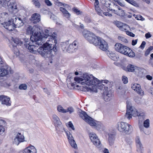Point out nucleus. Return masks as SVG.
<instances>
[{
  "instance_id": "14",
  "label": "nucleus",
  "mask_w": 153,
  "mask_h": 153,
  "mask_svg": "<svg viewBox=\"0 0 153 153\" xmlns=\"http://www.w3.org/2000/svg\"><path fill=\"white\" fill-rule=\"evenodd\" d=\"M86 122L91 126L94 127L97 130L103 128V124L100 122L95 120L90 117L86 119Z\"/></svg>"
},
{
  "instance_id": "31",
  "label": "nucleus",
  "mask_w": 153,
  "mask_h": 153,
  "mask_svg": "<svg viewBox=\"0 0 153 153\" xmlns=\"http://www.w3.org/2000/svg\"><path fill=\"white\" fill-rule=\"evenodd\" d=\"M44 33H40L41 34V36L39 37V39L41 40V39H42V36H43V35H50L52 36L53 37H55V39H56V36H54L52 35V34L51 33H50L49 32V31L47 29H45L44 30Z\"/></svg>"
},
{
  "instance_id": "59",
  "label": "nucleus",
  "mask_w": 153,
  "mask_h": 153,
  "mask_svg": "<svg viewBox=\"0 0 153 153\" xmlns=\"http://www.w3.org/2000/svg\"><path fill=\"white\" fill-rule=\"evenodd\" d=\"M152 35L149 33H146L145 34V37L146 39L149 38L151 37Z\"/></svg>"
},
{
  "instance_id": "9",
  "label": "nucleus",
  "mask_w": 153,
  "mask_h": 153,
  "mask_svg": "<svg viewBox=\"0 0 153 153\" xmlns=\"http://www.w3.org/2000/svg\"><path fill=\"white\" fill-rule=\"evenodd\" d=\"M62 49L63 51H67L69 53L75 52L77 49L78 42L76 40L69 45L68 42H63L61 44Z\"/></svg>"
},
{
  "instance_id": "2",
  "label": "nucleus",
  "mask_w": 153,
  "mask_h": 153,
  "mask_svg": "<svg viewBox=\"0 0 153 153\" xmlns=\"http://www.w3.org/2000/svg\"><path fill=\"white\" fill-rule=\"evenodd\" d=\"M74 80L77 83L81 85H87L92 87L93 85L97 84V79L92 75H88L86 73L84 74L81 77H75Z\"/></svg>"
},
{
  "instance_id": "46",
  "label": "nucleus",
  "mask_w": 153,
  "mask_h": 153,
  "mask_svg": "<svg viewBox=\"0 0 153 153\" xmlns=\"http://www.w3.org/2000/svg\"><path fill=\"white\" fill-rule=\"evenodd\" d=\"M130 4L136 7H139V5L137 3L133 0H131V1L130 2Z\"/></svg>"
},
{
  "instance_id": "47",
  "label": "nucleus",
  "mask_w": 153,
  "mask_h": 153,
  "mask_svg": "<svg viewBox=\"0 0 153 153\" xmlns=\"http://www.w3.org/2000/svg\"><path fill=\"white\" fill-rule=\"evenodd\" d=\"M84 20L85 22L87 23H89L91 22L90 18L88 16L85 17V18Z\"/></svg>"
},
{
  "instance_id": "43",
  "label": "nucleus",
  "mask_w": 153,
  "mask_h": 153,
  "mask_svg": "<svg viewBox=\"0 0 153 153\" xmlns=\"http://www.w3.org/2000/svg\"><path fill=\"white\" fill-rule=\"evenodd\" d=\"M27 86L26 85L22 84L19 86V88L21 90H25L27 89Z\"/></svg>"
},
{
  "instance_id": "49",
  "label": "nucleus",
  "mask_w": 153,
  "mask_h": 153,
  "mask_svg": "<svg viewBox=\"0 0 153 153\" xmlns=\"http://www.w3.org/2000/svg\"><path fill=\"white\" fill-rule=\"evenodd\" d=\"M143 70H138V76L142 77L143 75Z\"/></svg>"
},
{
  "instance_id": "13",
  "label": "nucleus",
  "mask_w": 153,
  "mask_h": 153,
  "mask_svg": "<svg viewBox=\"0 0 153 153\" xmlns=\"http://www.w3.org/2000/svg\"><path fill=\"white\" fill-rule=\"evenodd\" d=\"M3 61L0 56V77L3 76L7 75L9 73H13V71L10 67L8 65H2Z\"/></svg>"
},
{
  "instance_id": "30",
  "label": "nucleus",
  "mask_w": 153,
  "mask_h": 153,
  "mask_svg": "<svg viewBox=\"0 0 153 153\" xmlns=\"http://www.w3.org/2000/svg\"><path fill=\"white\" fill-rule=\"evenodd\" d=\"M105 90L104 91V95L106 96V97H111L112 95V94L111 91H108V87L106 86H105Z\"/></svg>"
},
{
  "instance_id": "53",
  "label": "nucleus",
  "mask_w": 153,
  "mask_h": 153,
  "mask_svg": "<svg viewBox=\"0 0 153 153\" xmlns=\"http://www.w3.org/2000/svg\"><path fill=\"white\" fill-rule=\"evenodd\" d=\"M68 125L73 130L75 129L74 127L71 122L70 121L68 123Z\"/></svg>"
},
{
  "instance_id": "27",
  "label": "nucleus",
  "mask_w": 153,
  "mask_h": 153,
  "mask_svg": "<svg viewBox=\"0 0 153 153\" xmlns=\"http://www.w3.org/2000/svg\"><path fill=\"white\" fill-rule=\"evenodd\" d=\"M123 70L126 71L133 72L135 69V66L134 65L129 64L127 67H123Z\"/></svg>"
},
{
  "instance_id": "61",
  "label": "nucleus",
  "mask_w": 153,
  "mask_h": 153,
  "mask_svg": "<svg viewBox=\"0 0 153 153\" xmlns=\"http://www.w3.org/2000/svg\"><path fill=\"white\" fill-rule=\"evenodd\" d=\"M95 1V2L94 3V5L95 7H96L98 6V4H99V1L98 0H94Z\"/></svg>"
},
{
  "instance_id": "17",
  "label": "nucleus",
  "mask_w": 153,
  "mask_h": 153,
  "mask_svg": "<svg viewBox=\"0 0 153 153\" xmlns=\"http://www.w3.org/2000/svg\"><path fill=\"white\" fill-rule=\"evenodd\" d=\"M24 137L20 133H18L14 138L13 143L17 145L24 141Z\"/></svg>"
},
{
  "instance_id": "8",
  "label": "nucleus",
  "mask_w": 153,
  "mask_h": 153,
  "mask_svg": "<svg viewBox=\"0 0 153 153\" xmlns=\"http://www.w3.org/2000/svg\"><path fill=\"white\" fill-rule=\"evenodd\" d=\"M82 34L90 43L93 44L95 46L99 45L100 40L102 39L85 30H84L82 32Z\"/></svg>"
},
{
  "instance_id": "16",
  "label": "nucleus",
  "mask_w": 153,
  "mask_h": 153,
  "mask_svg": "<svg viewBox=\"0 0 153 153\" xmlns=\"http://www.w3.org/2000/svg\"><path fill=\"white\" fill-rule=\"evenodd\" d=\"M89 136L93 144L98 147H100V142L96 134L94 133H90L89 134Z\"/></svg>"
},
{
  "instance_id": "42",
  "label": "nucleus",
  "mask_w": 153,
  "mask_h": 153,
  "mask_svg": "<svg viewBox=\"0 0 153 153\" xmlns=\"http://www.w3.org/2000/svg\"><path fill=\"white\" fill-rule=\"evenodd\" d=\"M66 112H69L70 114H71V113L74 112V108L71 107H68L67 109L66 110Z\"/></svg>"
},
{
  "instance_id": "32",
  "label": "nucleus",
  "mask_w": 153,
  "mask_h": 153,
  "mask_svg": "<svg viewBox=\"0 0 153 153\" xmlns=\"http://www.w3.org/2000/svg\"><path fill=\"white\" fill-rule=\"evenodd\" d=\"M108 56L111 59L114 61H117L119 58V57L117 56H116L115 54L114 53H110Z\"/></svg>"
},
{
  "instance_id": "64",
  "label": "nucleus",
  "mask_w": 153,
  "mask_h": 153,
  "mask_svg": "<svg viewBox=\"0 0 153 153\" xmlns=\"http://www.w3.org/2000/svg\"><path fill=\"white\" fill-rule=\"evenodd\" d=\"M108 9L112 11V12L114 13L115 14V13H116L117 12V10H113L111 7L109 8Z\"/></svg>"
},
{
  "instance_id": "23",
  "label": "nucleus",
  "mask_w": 153,
  "mask_h": 153,
  "mask_svg": "<svg viewBox=\"0 0 153 153\" xmlns=\"http://www.w3.org/2000/svg\"><path fill=\"white\" fill-rule=\"evenodd\" d=\"M30 20L34 24H36L40 21V15L38 13H35L32 15Z\"/></svg>"
},
{
  "instance_id": "15",
  "label": "nucleus",
  "mask_w": 153,
  "mask_h": 153,
  "mask_svg": "<svg viewBox=\"0 0 153 153\" xmlns=\"http://www.w3.org/2000/svg\"><path fill=\"white\" fill-rule=\"evenodd\" d=\"M89 136L93 144L98 147H100V142L96 134L94 133H90L89 134Z\"/></svg>"
},
{
  "instance_id": "54",
  "label": "nucleus",
  "mask_w": 153,
  "mask_h": 153,
  "mask_svg": "<svg viewBox=\"0 0 153 153\" xmlns=\"http://www.w3.org/2000/svg\"><path fill=\"white\" fill-rule=\"evenodd\" d=\"M45 3L48 6H51L52 5V4L49 0H45Z\"/></svg>"
},
{
  "instance_id": "11",
  "label": "nucleus",
  "mask_w": 153,
  "mask_h": 153,
  "mask_svg": "<svg viewBox=\"0 0 153 153\" xmlns=\"http://www.w3.org/2000/svg\"><path fill=\"white\" fill-rule=\"evenodd\" d=\"M117 128L121 132H123L126 134L131 133L132 131V127L128 123L121 122L118 123Z\"/></svg>"
},
{
  "instance_id": "6",
  "label": "nucleus",
  "mask_w": 153,
  "mask_h": 153,
  "mask_svg": "<svg viewBox=\"0 0 153 153\" xmlns=\"http://www.w3.org/2000/svg\"><path fill=\"white\" fill-rule=\"evenodd\" d=\"M115 50L125 55L130 57H133L135 56L134 53L128 47L121 43H116L114 45Z\"/></svg>"
},
{
  "instance_id": "7",
  "label": "nucleus",
  "mask_w": 153,
  "mask_h": 153,
  "mask_svg": "<svg viewBox=\"0 0 153 153\" xmlns=\"http://www.w3.org/2000/svg\"><path fill=\"white\" fill-rule=\"evenodd\" d=\"M98 80H97V81ZM98 83L95 85H93L92 86V87L91 88L88 86H83L82 88V91H93L94 92H97V88L101 90H103L104 91L105 90V86L108 87V85H110V82L106 80H102L101 81V82L99 83V82L97 81Z\"/></svg>"
},
{
  "instance_id": "36",
  "label": "nucleus",
  "mask_w": 153,
  "mask_h": 153,
  "mask_svg": "<svg viewBox=\"0 0 153 153\" xmlns=\"http://www.w3.org/2000/svg\"><path fill=\"white\" fill-rule=\"evenodd\" d=\"M115 14L120 16H124L125 15V12L123 10H117Z\"/></svg>"
},
{
  "instance_id": "22",
  "label": "nucleus",
  "mask_w": 153,
  "mask_h": 153,
  "mask_svg": "<svg viewBox=\"0 0 153 153\" xmlns=\"http://www.w3.org/2000/svg\"><path fill=\"white\" fill-rule=\"evenodd\" d=\"M98 45L99 46V48L102 51H106L108 50V44L102 39L100 40L99 45Z\"/></svg>"
},
{
  "instance_id": "51",
  "label": "nucleus",
  "mask_w": 153,
  "mask_h": 153,
  "mask_svg": "<svg viewBox=\"0 0 153 153\" xmlns=\"http://www.w3.org/2000/svg\"><path fill=\"white\" fill-rule=\"evenodd\" d=\"M73 10L76 13L77 15H79L81 13L80 11L76 8H74L73 9Z\"/></svg>"
},
{
  "instance_id": "56",
  "label": "nucleus",
  "mask_w": 153,
  "mask_h": 153,
  "mask_svg": "<svg viewBox=\"0 0 153 153\" xmlns=\"http://www.w3.org/2000/svg\"><path fill=\"white\" fill-rule=\"evenodd\" d=\"M4 131V128L2 126H0V134H1Z\"/></svg>"
},
{
  "instance_id": "19",
  "label": "nucleus",
  "mask_w": 153,
  "mask_h": 153,
  "mask_svg": "<svg viewBox=\"0 0 153 153\" xmlns=\"http://www.w3.org/2000/svg\"><path fill=\"white\" fill-rule=\"evenodd\" d=\"M131 88L132 89L137 92L138 94L141 95H143V91L141 88L140 84L137 83L132 84L131 85Z\"/></svg>"
},
{
  "instance_id": "40",
  "label": "nucleus",
  "mask_w": 153,
  "mask_h": 153,
  "mask_svg": "<svg viewBox=\"0 0 153 153\" xmlns=\"http://www.w3.org/2000/svg\"><path fill=\"white\" fill-rule=\"evenodd\" d=\"M95 7V10L99 15H101L102 13V10L100 9L99 6L96 7Z\"/></svg>"
},
{
  "instance_id": "29",
  "label": "nucleus",
  "mask_w": 153,
  "mask_h": 153,
  "mask_svg": "<svg viewBox=\"0 0 153 153\" xmlns=\"http://www.w3.org/2000/svg\"><path fill=\"white\" fill-rule=\"evenodd\" d=\"M79 115L80 117L85 120V121L86 120V119H88L89 117L85 111H82L79 112Z\"/></svg>"
},
{
  "instance_id": "24",
  "label": "nucleus",
  "mask_w": 153,
  "mask_h": 153,
  "mask_svg": "<svg viewBox=\"0 0 153 153\" xmlns=\"http://www.w3.org/2000/svg\"><path fill=\"white\" fill-rule=\"evenodd\" d=\"M23 153H37V151L33 146H31L25 148Z\"/></svg>"
},
{
  "instance_id": "48",
  "label": "nucleus",
  "mask_w": 153,
  "mask_h": 153,
  "mask_svg": "<svg viewBox=\"0 0 153 153\" xmlns=\"http://www.w3.org/2000/svg\"><path fill=\"white\" fill-rule=\"evenodd\" d=\"M118 39L119 40H120L122 41H123L125 42H127V40L121 36H119L118 37Z\"/></svg>"
},
{
  "instance_id": "44",
  "label": "nucleus",
  "mask_w": 153,
  "mask_h": 153,
  "mask_svg": "<svg viewBox=\"0 0 153 153\" xmlns=\"http://www.w3.org/2000/svg\"><path fill=\"white\" fill-rule=\"evenodd\" d=\"M6 1L5 0H0V5L3 7H5L6 5Z\"/></svg>"
},
{
  "instance_id": "3",
  "label": "nucleus",
  "mask_w": 153,
  "mask_h": 153,
  "mask_svg": "<svg viewBox=\"0 0 153 153\" xmlns=\"http://www.w3.org/2000/svg\"><path fill=\"white\" fill-rule=\"evenodd\" d=\"M126 112L125 115V118L129 120L131 118L132 116L135 117L138 116L139 119H143L145 117V115L143 113H140L138 114V113L136 110L131 106L130 102L127 100L126 101Z\"/></svg>"
},
{
  "instance_id": "1",
  "label": "nucleus",
  "mask_w": 153,
  "mask_h": 153,
  "mask_svg": "<svg viewBox=\"0 0 153 153\" xmlns=\"http://www.w3.org/2000/svg\"><path fill=\"white\" fill-rule=\"evenodd\" d=\"M41 40V44H36L38 47L41 45L45 42H46L43 44L42 47H40L37 49L38 52L45 57L49 58L54 56L57 51L56 46L57 40L55 39V37L44 35L42 36Z\"/></svg>"
},
{
  "instance_id": "55",
  "label": "nucleus",
  "mask_w": 153,
  "mask_h": 153,
  "mask_svg": "<svg viewBox=\"0 0 153 153\" xmlns=\"http://www.w3.org/2000/svg\"><path fill=\"white\" fill-rule=\"evenodd\" d=\"M4 131V128L2 126H0V134H1Z\"/></svg>"
},
{
  "instance_id": "45",
  "label": "nucleus",
  "mask_w": 153,
  "mask_h": 153,
  "mask_svg": "<svg viewBox=\"0 0 153 153\" xmlns=\"http://www.w3.org/2000/svg\"><path fill=\"white\" fill-rule=\"evenodd\" d=\"M122 80L124 84H126L128 83V78L125 76H123L122 77Z\"/></svg>"
},
{
  "instance_id": "60",
  "label": "nucleus",
  "mask_w": 153,
  "mask_h": 153,
  "mask_svg": "<svg viewBox=\"0 0 153 153\" xmlns=\"http://www.w3.org/2000/svg\"><path fill=\"white\" fill-rule=\"evenodd\" d=\"M135 17L136 19L138 20H141L142 18V17L140 15H137Z\"/></svg>"
},
{
  "instance_id": "12",
  "label": "nucleus",
  "mask_w": 153,
  "mask_h": 153,
  "mask_svg": "<svg viewBox=\"0 0 153 153\" xmlns=\"http://www.w3.org/2000/svg\"><path fill=\"white\" fill-rule=\"evenodd\" d=\"M52 120L55 125L56 126V129L57 133L61 134L63 131H65L64 128L62 125V123L57 115L53 114L52 115Z\"/></svg>"
},
{
  "instance_id": "33",
  "label": "nucleus",
  "mask_w": 153,
  "mask_h": 153,
  "mask_svg": "<svg viewBox=\"0 0 153 153\" xmlns=\"http://www.w3.org/2000/svg\"><path fill=\"white\" fill-rule=\"evenodd\" d=\"M103 4H104L105 6L108 9L110 7L111 5V2L110 0H103Z\"/></svg>"
},
{
  "instance_id": "26",
  "label": "nucleus",
  "mask_w": 153,
  "mask_h": 153,
  "mask_svg": "<svg viewBox=\"0 0 153 153\" xmlns=\"http://www.w3.org/2000/svg\"><path fill=\"white\" fill-rule=\"evenodd\" d=\"M7 13H3L0 14V23L3 25L4 27V24L7 22H5Z\"/></svg>"
},
{
  "instance_id": "10",
  "label": "nucleus",
  "mask_w": 153,
  "mask_h": 153,
  "mask_svg": "<svg viewBox=\"0 0 153 153\" xmlns=\"http://www.w3.org/2000/svg\"><path fill=\"white\" fill-rule=\"evenodd\" d=\"M23 42L24 47L28 48L29 51L33 53H35L36 51L37 48H36L38 47L36 45V44L33 43V42H32L30 39L25 38L23 39Z\"/></svg>"
},
{
  "instance_id": "52",
  "label": "nucleus",
  "mask_w": 153,
  "mask_h": 153,
  "mask_svg": "<svg viewBox=\"0 0 153 153\" xmlns=\"http://www.w3.org/2000/svg\"><path fill=\"white\" fill-rule=\"evenodd\" d=\"M126 31V33L129 36H131L132 37H134L135 36V35L133 34L132 33L130 32L129 31Z\"/></svg>"
},
{
  "instance_id": "18",
  "label": "nucleus",
  "mask_w": 153,
  "mask_h": 153,
  "mask_svg": "<svg viewBox=\"0 0 153 153\" xmlns=\"http://www.w3.org/2000/svg\"><path fill=\"white\" fill-rule=\"evenodd\" d=\"M65 132L70 145L72 147L76 148L77 147V146L74 139L72 135L69 132L65 131Z\"/></svg>"
},
{
  "instance_id": "20",
  "label": "nucleus",
  "mask_w": 153,
  "mask_h": 153,
  "mask_svg": "<svg viewBox=\"0 0 153 153\" xmlns=\"http://www.w3.org/2000/svg\"><path fill=\"white\" fill-rule=\"evenodd\" d=\"M10 98L7 96L1 95L0 96V101L1 103L7 106H10L11 105V101L10 100Z\"/></svg>"
},
{
  "instance_id": "41",
  "label": "nucleus",
  "mask_w": 153,
  "mask_h": 153,
  "mask_svg": "<svg viewBox=\"0 0 153 153\" xmlns=\"http://www.w3.org/2000/svg\"><path fill=\"white\" fill-rule=\"evenodd\" d=\"M128 27V25H127L126 24L124 25L123 24L120 29L122 31H126L127 30V28Z\"/></svg>"
},
{
  "instance_id": "38",
  "label": "nucleus",
  "mask_w": 153,
  "mask_h": 153,
  "mask_svg": "<svg viewBox=\"0 0 153 153\" xmlns=\"http://www.w3.org/2000/svg\"><path fill=\"white\" fill-rule=\"evenodd\" d=\"M8 6L9 8H11L12 9H16L17 8L16 4L15 3H10Z\"/></svg>"
},
{
  "instance_id": "35",
  "label": "nucleus",
  "mask_w": 153,
  "mask_h": 153,
  "mask_svg": "<svg viewBox=\"0 0 153 153\" xmlns=\"http://www.w3.org/2000/svg\"><path fill=\"white\" fill-rule=\"evenodd\" d=\"M57 109L59 112L64 113H66V110L64 109L61 105H58Z\"/></svg>"
},
{
  "instance_id": "39",
  "label": "nucleus",
  "mask_w": 153,
  "mask_h": 153,
  "mask_svg": "<svg viewBox=\"0 0 153 153\" xmlns=\"http://www.w3.org/2000/svg\"><path fill=\"white\" fill-rule=\"evenodd\" d=\"M143 126L146 128H148L149 126V120L147 119L145 120L143 123Z\"/></svg>"
},
{
  "instance_id": "25",
  "label": "nucleus",
  "mask_w": 153,
  "mask_h": 153,
  "mask_svg": "<svg viewBox=\"0 0 153 153\" xmlns=\"http://www.w3.org/2000/svg\"><path fill=\"white\" fill-rule=\"evenodd\" d=\"M116 134L115 133H110L108 134V140L110 146H112L114 143L115 139Z\"/></svg>"
},
{
  "instance_id": "63",
  "label": "nucleus",
  "mask_w": 153,
  "mask_h": 153,
  "mask_svg": "<svg viewBox=\"0 0 153 153\" xmlns=\"http://www.w3.org/2000/svg\"><path fill=\"white\" fill-rule=\"evenodd\" d=\"M150 51L148 49L146 51L145 55L146 56H147L150 53Z\"/></svg>"
},
{
  "instance_id": "37",
  "label": "nucleus",
  "mask_w": 153,
  "mask_h": 153,
  "mask_svg": "<svg viewBox=\"0 0 153 153\" xmlns=\"http://www.w3.org/2000/svg\"><path fill=\"white\" fill-rule=\"evenodd\" d=\"M32 2L36 7L38 8H39L40 4L38 0H33Z\"/></svg>"
},
{
  "instance_id": "4",
  "label": "nucleus",
  "mask_w": 153,
  "mask_h": 153,
  "mask_svg": "<svg viewBox=\"0 0 153 153\" xmlns=\"http://www.w3.org/2000/svg\"><path fill=\"white\" fill-rule=\"evenodd\" d=\"M38 28L36 27L29 26L27 29V33L31 35L30 40L33 42V43L41 44L42 40L39 39L41 36L40 32L38 31Z\"/></svg>"
},
{
  "instance_id": "62",
  "label": "nucleus",
  "mask_w": 153,
  "mask_h": 153,
  "mask_svg": "<svg viewBox=\"0 0 153 153\" xmlns=\"http://www.w3.org/2000/svg\"><path fill=\"white\" fill-rule=\"evenodd\" d=\"M146 77L148 80H151L152 79V77L151 76H150V75H146Z\"/></svg>"
},
{
  "instance_id": "57",
  "label": "nucleus",
  "mask_w": 153,
  "mask_h": 153,
  "mask_svg": "<svg viewBox=\"0 0 153 153\" xmlns=\"http://www.w3.org/2000/svg\"><path fill=\"white\" fill-rule=\"evenodd\" d=\"M146 44V42L145 41H143L142 42L140 47L142 49L143 48L145 47V45Z\"/></svg>"
},
{
  "instance_id": "50",
  "label": "nucleus",
  "mask_w": 153,
  "mask_h": 153,
  "mask_svg": "<svg viewBox=\"0 0 153 153\" xmlns=\"http://www.w3.org/2000/svg\"><path fill=\"white\" fill-rule=\"evenodd\" d=\"M116 25L120 29L121 27L123 25V24L121 22H116Z\"/></svg>"
},
{
  "instance_id": "21",
  "label": "nucleus",
  "mask_w": 153,
  "mask_h": 153,
  "mask_svg": "<svg viewBox=\"0 0 153 153\" xmlns=\"http://www.w3.org/2000/svg\"><path fill=\"white\" fill-rule=\"evenodd\" d=\"M135 142L137 147V151L140 152V153H143L142 152V150L143 149V147L140 142V138L139 136H137L136 137Z\"/></svg>"
},
{
  "instance_id": "58",
  "label": "nucleus",
  "mask_w": 153,
  "mask_h": 153,
  "mask_svg": "<svg viewBox=\"0 0 153 153\" xmlns=\"http://www.w3.org/2000/svg\"><path fill=\"white\" fill-rule=\"evenodd\" d=\"M137 39L132 40V41L131 44L133 45H135L137 44Z\"/></svg>"
},
{
  "instance_id": "28",
  "label": "nucleus",
  "mask_w": 153,
  "mask_h": 153,
  "mask_svg": "<svg viewBox=\"0 0 153 153\" xmlns=\"http://www.w3.org/2000/svg\"><path fill=\"white\" fill-rule=\"evenodd\" d=\"M59 10L62 13L64 16L68 19L70 18V14L65 8L60 7L59 8Z\"/></svg>"
},
{
  "instance_id": "5",
  "label": "nucleus",
  "mask_w": 153,
  "mask_h": 153,
  "mask_svg": "<svg viewBox=\"0 0 153 153\" xmlns=\"http://www.w3.org/2000/svg\"><path fill=\"white\" fill-rule=\"evenodd\" d=\"M24 23L20 18L16 17L12 19V21L9 20L4 24V27L9 31H11L15 28L20 27L23 26Z\"/></svg>"
},
{
  "instance_id": "34",
  "label": "nucleus",
  "mask_w": 153,
  "mask_h": 153,
  "mask_svg": "<svg viewBox=\"0 0 153 153\" xmlns=\"http://www.w3.org/2000/svg\"><path fill=\"white\" fill-rule=\"evenodd\" d=\"M13 41L16 44L21 45L23 44V42H22L19 39L15 38L13 39Z\"/></svg>"
}]
</instances>
